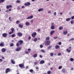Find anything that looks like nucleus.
<instances>
[{
    "label": "nucleus",
    "mask_w": 74,
    "mask_h": 74,
    "mask_svg": "<svg viewBox=\"0 0 74 74\" xmlns=\"http://www.w3.org/2000/svg\"><path fill=\"white\" fill-rule=\"evenodd\" d=\"M50 43L51 42L49 40H46L45 42V45H49Z\"/></svg>",
    "instance_id": "1"
},
{
    "label": "nucleus",
    "mask_w": 74,
    "mask_h": 74,
    "mask_svg": "<svg viewBox=\"0 0 74 74\" xmlns=\"http://www.w3.org/2000/svg\"><path fill=\"white\" fill-rule=\"evenodd\" d=\"M37 35V33L35 32H33L32 35V36L33 37H35Z\"/></svg>",
    "instance_id": "2"
},
{
    "label": "nucleus",
    "mask_w": 74,
    "mask_h": 74,
    "mask_svg": "<svg viewBox=\"0 0 74 74\" xmlns=\"http://www.w3.org/2000/svg\"><path fill=\"white\" fill-rule=\"evenodd\" d=\"M25 6H29L30 5V3L29 2H27V3H25Z\"/></svg>",
    "instance_id": "3"
},
{
    "label": "nucleus",
    "mask_w": 74,
    "mask_h": 74,
    "mask_svg": "<svg viewBox=\"0 0 74 74\" xmlns=\"http://www.w3.org/2000/svg\"><path fill=\"white\" fill-rule=\"evenodd\" d=\"M17 35L19 37H21L22 36V34L21 32H18L17 34Z\"/></svg>",
    "instance_id": "4"
},
{
    "label": "nucleus",
    "mask_w": 74,
    "mask_h": 74,
    "mask_svg": "<svg viewBox=\"0 0 74 74\" xmlns=\"http://www.w3.org/2000/svg\"><path fill=\"white\" fill-rule=\"evenodd\" d=\"M21 49V48L20 47L17 48L16 49V52H18V51H19Z\"/></svg>",
    "instance_id": "5"
},
{
    "label": "nucleus",
    "mask_w": 74,
    "mask_h": 74,
    "mask_svg": "<svg viewBox=\"0 0 74 74\" xmlns=\"http://www.w3.org/2000/svg\"><path fill=\"white\" fill-rule=\"evenodd\" d=\"M33 18V16L32 15H31V16L27 17L26 19H32Z\"/></svg>",
    "instance_id": "6"
},
{
    "label": "nucleus",
    "mask_w": 74,
    "mask_h": 74,
    "mask_svg": "<svg viewBox=\"0 0 74 74\" xmlns=\"http://www.w3.org/2000/svg\"><path fill=\"white\" fill-rule=\"evenodd\" d=\"M6 8L7 9H9V8H12V5H7Z\"/></svg>",
    "instance_id": "7"
},
{
    "label": "nucleus",
    "mask_w": 74,
    "mask_h": 74,
    "mask_svg": "<svg viewBox=\"0 0 74 74\" xmlns=\"http://www.w3.org/2000/svg\"><path fill=\"white\" fill-rule=\"evenodd\" d=\"M5 73H8V72H10V69L9 68H7L6 69Z\"/></svg>",
    "instance_id": "8"
},
{
    "label": "nucleus",
    "mask_w": 74,
    "mask_h": 74,
    "mask_svg": "<svg viewBox=\"0 0 74 74\" xmlns=\"http://www.w3.org/2000/svg\"><path fill=\"white\" fill-rule=\"evenodd\" d=\"M19 66L20 67H21V69H23V67L24 66V65L22 64H19Z\"/></svg>",
    "instance_id": "9"
},
{
    "label": "nucleus",
    "mask_w": 74,
    "mask_h": 74,
    "mask_svg": "<svg viewBox=\"0 0 74 74\" xmlns=\"http://www.w3.org/2000/svg\"><path fill=\"white\" fill-rule=\"evenodd\" d=\"M4 46V42H2L0 44V47H3Z\"/></svg>",
    "instance_id": "10"
},
{
    "label": "nucleus",
    "mask_w": 74,
    "mask_h": 74,
    "mask_svg": "<svg viewBox=\"0 0 74 74\" xmlns=\"http://www.w3.org/2000/svg\"><path fill=\"white\" fill-rule=\"evenodd\" d=\"M2 36H3V37H7V34L5 33H3L2 34Z\"/></svg>",
    "instance_id": "11"
},
{
    "label": "nucleus",
    "mask_w": 74,
    "mask_h": 74,
    "mask_svg": "<svg viewBox=\"0 0 74 74\" xmlns=\"http://www.w3.org/2000/svg\"><path fill=\"white\" fill-rule=\"evenodd\" d=\"M25 24L26 26H29L30 24L29 22H27L25 23Z\"/></svg>",
    "instance_id": "12"
},
{
    "label": "nucleus",
    "mask_w": 74,
    "mask_h": 74,
    "mask_svg": "<svg viewBox=\"0 0 74 74\" xmlns=\"http://www.w3.org/2000/svg\"><path fill=\"white\" fill-rule=\"evenodd\" d=\"M44 61L42 60L40 62V64H44Z\"/></svg>",
    "instance_id": "13"
},
{
    "label": "nucleus",
    "mask_w": 74,
    "mask_h": 74,
    "mask_svg": "<svg viewBox=\"0 0 74 74\" xmlns=\"http://www.w3.org/2000/svg\"><path fill=\"white\" fill-rule=\"evenodd\" d=\"M54 33H55V31L53 30V31H51L50 32V35H53V34Z\"/></svg>",
    "instance_id": "14"
},
{
    "label": "nucleus",
    "mask_w": 74,
    "mask_h": 74,
    "mask_svg": "<svg viewBox=\"0 0 74 74\" xmlns=\"http://www.w3.org/2000/svg\"><path fill=\"white\" fill-rule=\"evenodd\" d=\"M6 51V49L4 48H3L2 49V52H5Z\"/></svg>",
    "instance_id": "15"
},
{
    "label": "nucleus",
    "mask_w": 74,
    "mask_h": 74,
    "mask_svg": "<svg viewBox=\"0 0 74 74\" xmlns=\"http://www.w3.org/2000/svg\"><path fill=\"white\" fill-rule=\"evenodd\" d=\"M43 10H44V9L42 8H40L38 10V11H39V12H40V11H43Z\"/></svg>",
    "instance_id": "16"
},
{
    "label": "nucleus",
    "mask_w": 74,
    "mask_h": 74,
    "mask_svg": "<svg viewBox=\"0 0 74 74\" xmlns=\"http://www.w3.org/2000/svg\"><path fill=\"white\" fill-rule=\"evenodd\" d=\"M55 48L56 49H59V46L58 45H56L55 47Z\"/></svg>",
    "instance_id": "17"
},
{
    "label": "nucleus",
    "mask_w": 74,
    "mask_h": 74,
    "mask_svg": "<svg viewBox=\"0 0 74 74\" xmlns=\"http://www.w3.org/2000/svg\"><path fill=\"white\" fill-rule=\"evenodd\" d=\"M51 29H52V30H53V29H55V26L54 25H52L51 27Z\"/></svg>",
    "instance_id": "18"
},
{
    "label": "nucleus",
    "mask_w": 74,
    "mask_h": 74,
    "mask_svg": "<svg viewBox=\"0 0 74 74\" xmlns=\"http://www.w3.org/2000/svg\"><path fill=\"white\" fill-rule=\"evenodd\" d=\"M63 27L62 26H61L59 28V29L60 30H63Z\"/></svg>",
    "instance_id": "19"
},
{
    "label": "nucleus",
    "mask_w": 74,
    "mask_h": 74,
    "mask_svg": "<svg viewBox=\"0 0 74 74\" xmlns=\"http://www.w3.org/2000/svg\"><path fill=\"white\" fill-rule=\"evenodd\" d=\"M11 62L12 63V64H15V61L13 60H11Z\"/></svg>",
    "instance_id": "20"
},
{
    "label": "nucleus",
    "mask_w": 74,
    "mask_h": 74,
    "mask_svg": "<svg viewBox=\"0 0 74 74\" xmlns=\"http://www.w3.org/2000/svg\"><path fill=\"white\" fill-rule=\"evenodd\" d=\"M67 33H68L67 31H64L63 32L64 34H65V35H66L67 34Z\"/></svg>",
    "instance_id": "21"
},
{
    "label": "nucleus",
    "mask_w": 74,
    "mask_h": 74,
    "mask_svg": "<svg viewBox=\"0 0 74 74\" xmlns=\"http://www.w3.org/2000/svg\"><path fill=\"white\" fill-rule=\"evenodd\" d=\"M19 42L20 43V45H21V44H22L23 43V41L20 40L19 41Z\"/></svg>",
    "instance_id": "22"
},
{
    "label": "nucleus",
    "mask_w": 74,
    "mask_h": 74,
    "mask_svg": "<svg viewBox=\"0 0 74 74\" xmlns=\"http://www.w3.org/2000/svg\"><path fill=\"white\" fill-rule=\"evenodd\" d=\"M40 51L42 52L43 53H45V50L43 49H42Z\"/></svg>",
    "instance_id": "23"
},
{
    "label": "nucleus",
    "mask_w": 74,
    "mask_h": 74,
    "mask_svg": "<svg viewBox=\"0 0 74 74\" xmlns=\"http://www.w3.org/2000/svg\"><path fill=\"white\" fill-rule=\"evenodd\" d=\"M37 54H35L34 55L33 57H34V58H36V57H37Z\"/></svg>",
    "instance_id": "24"
},
{
    "label": "nucleus",
    "mask_w": 74,
    "mask_h": 74,
    "mask_svg": "<svg viewBox=\"0 0 74 74\" xmlns=\"http://www.w3.org/2000/svg\"><path fill=\"white\" fill-rule=\"evenodd\" d=\"M66 51L68 52H69V53H70V52H71V50H69V49H66Z\"/></svg>",
    "instance_id": "25"
},
{
    "label": "nucleus",
    "mask_w": 74,
    "mask_h": 74,
    "mask_svg": "<svg viewBox=\"0 0 74 74\" xmlns=\"http://www.w3.org/2000/svg\"><path fill=\"white\" fill-rule=\"evenodd\" d=\"M70 20H71V18H67L66 19V21H67L68 22V21H69Z\"/></svg>",
    "instance_id": "26"
},
{
    "label": "nucleus",
    "mask_w": 74,
    "mask_h": 74,
    "mask_svg": "<svg viewBox=\"0 0 74 74\" xmlns=\"http://www.w3.org/2000/svg\"><path fill=\"white\" fill-rule=\"evenodd\" d=\"M52 47V46H50L47 47V49H51Z\"/></svg>",
    "instance_id": "27"
},
{
    "label": "nucleus",
    "mask_w": 74,
    "mask_h": 74,
    "mask_svg": "<svg viewBox=\"0 0 74 74\" xmlns=\"http://www.w3.org/2000/svg\"><path fill=\"white\" fill-rule=\"evenodd\" d=\"M30 52V51H25V53H26V54H28V53H29Z\"/></svg>",
    "instance_id": "28"
},
{
    "label": "nucleus",
    "mask_w": 74,
    "mask_h": 74,
    "mask_svg": "<svg viewBox=\"0 0 74 74\" xmlns=\"http://www.w3.org/2000/svg\"><path fill=\"white\" fill-rule=\"evenodd\" d=\"M71 24H74V21L73 20H72L71 21Z\"/></svg>",
    "instance_id": "29"
},
{
    "label": "nucleus",
    "mask_w": 74,
    "mask_h": 74,
    "mask_svg": "<svg viewBox=\"0 0 74 74\" xmlns=\"http://www.w3.org/2000/svg\"><path fill=\"white\" fill-rule=\"evenodd\" d=\"M62 71L63 73H64V72L66 71H65V70H64V69H62Z\"/></svg>",
    "instance_id": "30"
},
{
    "label": "nucleus",
    "mask_w": 74,
    "mask_h": 74,
    "mask_svg": "<svg viewBox=\"0 0 74 74\" xmlns=\"http://www.w3.org/2000/svg\"><path fill=\"white\" fill-rule=\"evenodd\" d=\"M51 73V71H47V74H50Z\"/></svg>",
    "instance_id": "31"
},
{
    "label": "nucleus",
    "mask_w": 74,
    "mask_h": 74,
    "mask_svg": "<svg viewBox=\"0 0 74 74\" xmlns=\"http://www.w3.org/2000/svg\"><path fill=\"white\" fill-rule=\"evenodd\" d=\"M19 23H20V21H17L16 22V24H18Z\"/></svg>",
    "instance_id": "32"
},
{
    "label": "nucleus",
    "mask_w": 74,
    "mask_h": 74,
    "mask_svg": "<svg viewBox=\"0 0 74 74\" xmlns=\"http://www.w3.org/2000/svg\"><path fill=\"white\" fill-rule=\"evenodd\" d=\"M70 61H71V62H73V61H74V59L72 58H70Z\"/></svg>",
    "instance_id": "33"
},
{
    "label": "nucleus",
    "mask_w": 74,
    "mask_h": 74,
    "mask_svg": "<svg viewBox=\"0 0 74 74\" xmlns=\"http://www.w3.org/2000/svg\"><path fill=\"white\" fill-rule=\"evenodd\" d=\"M11 30H12V32H14V29L13 28H12L11 29Z\"/></svg>",
    "instance_id": "34"
},
{
    "label": "nucleus",
    "mask_w": 74,
    "mask_h": 74,
    "mask_svg": "<svg viewBox=\"0 0 74 74\" xmlns=\"http://www.w3.org/2000/svg\"><path fill=\"white\" fill-rule=\"evenodd\" d=\"M10 47H12L14 46V44L13 43H11L10 45Z\"/></svg>",
    "instance_id": "35"
},
{
    "label": "nucleus",
    "mask_w": 74,
    "mask_h": 74,
    "mask_svg": "<svg viewBox=\"0 0 74 74\" xmlns=\"http://www.w3.org/2000/svg\"><path fill=\"white\" fill-rule=\"evenodd\" d=\"M19 27H21V28H22V27H23V26L20 24L19 25Z\"/></svg>",
    "instance_id": "36"
},
{
    "label": "nucleus",
    "mask_w": 74,
    "mask_h": 74,
    "mask_svg": "<svg viewBox=\"0 0 74 74\" xmlns=\"http://www.w3.org/2000/svg\"><path fill=\"white\" fill-rule=\"evenodd\" d=\"M50 56H53V53H51L50 54Z\"/></svg>",
    "instance_id": "37"
},
{
    "label": "nucleus",
    "mask_w": 74,
    "mask_h": 74,
    "mask_svg": "<svg viewBox=\"0 0 74 74\" xmlns=\"http://www.w3.org/2000/svg\"><path fill=\"white\" fill-rule=\"evenodd\" d=\"M4 0H0V3H1V2H4Z\"/></svg>",
    "instance_id": "38"
},
{
    "label": "nucleus",
    "mask_w": 74,
    "mask_h": 74,
    "mask_svg": "<svg viewBox=\"0 0 74 74\" xmlns=\"http://www.w3.org/2000/svg\"><path fill=\"white\" fill-rule=\"evenodd\" d=\"M34 41H37V38H35L34 40Z\"/></svg>",
    "instance_id": "39"
},
{
    "label": "nucleus",
    "mask_w": 74,
    "mask_h": 74,
    "mask_svg": "<svg viewBox=\"0 0 74 74\" xmlns=\"http://www.w3.org/2000/svg\"><path fill=\"white\" fill-rule=\"evenodd\" d=\"M49 40V37H47L46 38V40Z\"/></svg>",
    "instance_id": "40"
},
{
    "label": "nucleus",
    "mask_w": 74,
    "mask_h": 74,
    "mask_svg": "<svg viewBox=\"0 0 74 74\" xmlns=\"http://www.w3.org/2000/svg\"><path fill=\"white\" fill-rule=\"evenodd\" d=\"M15 34H13L12 35L11 37H14V36H15Z\"/></svg>",
    "instance_id": "41"
},
{
    "label": "nucleus",
    "mask_w": 74,
    "mask_h": 74,
    "mask_svg": "<svg viewBox=\"0 0 74 74\" xmlns=\"http://www.w3.org/2000/svg\"><path fill=\"white\" fill-rule=\"evenodd\" d=\"M62 68V66H60L58 67V69H61Z\"/></svg>",
    "instance_id": "42"
},
{
    "label": "nucleus",
    "mask_w": 74,
    "mask_h": 74,
    "mask_svg": "<svg viewBox=\"0 0 74 74\" xmlns=\"http://www.w3.org/2000/svg\"><path fill=\"white\" fill-rule=\"evenodd\" d=\"M29 71L31 72H33V69H30Z\"/></svg>",
    "instance_id": "43"
},
{
    "label": "nucleus",
    "mask_w": 74,
    "mask_h": 74,
    "mask_svg": "<svg viewBox=\"0 0 74 74\" xmlns=\"http://www.w3.org/2000/svg\"><path fill=\"white\" fill-rule=\"evenodd\" d=\"M14 33V32H10V33H9V34H12V33Z\"/></svg>",
    "instance_id": "44"
},
{
    "label": "nucleus",
    "mask_w": 74,
    "mask_h": 74,
    "mask_svg": "<svg viewBox=\"0 0 74 74\" xmlns=\"http://www.w3.org/2000/svg\"><path fill=\"white\" fill-rule=\"evenodd\" d=\"M38 63V62H34V64H35V65H36V64H37Z\"/></svg>",
    "instance_id": "45"
},
{
    "label": "nucleus",
    "mask_w": 74,
    "mask_h": 74,
    "mask_svg": "<svg viewBox=\"0 0 74 74\" xmlns=\"http://www.w3.org/2000/svg\"><path fill=\"white\" fill-rule=\"evenodd\" d=\"M61 53H59L58 54V56H61Z\"/></svg>",
    "instance_id": "46"
},
{
    "label": "nucleus",
    "mask_w": 74,
    "mask_h": 74,
    "mask_svg": "<svg viewBox=\"0 0 74 74\" xmlns=\"http://www.w3.org/2000/svg\"><path fill=\"white\" fill-rule=\"evenodd\" d=\"M30 23H33V20L32 19L30 21Z\"/></svg>",
    "instance_id": "47"
},
{
    "label": "nucleus",
    "mask_w": 74,
    "mask_h": 74,
    "mask_svg": "<svg viewBox=\"0 0 74 74\" xmlns=\"http://www.w3.org/2000/svg\"><path fill=\"white\" fill-rule=\"evenodd\" d=\"M40 47L41 48H42L43 47V46H42V45H41L40 46Z\"/></svg>",
    "instance_id": "48"
},
{
    "label": "nucleus",
    "mask_w": 74,
    "mask_h": 74,
    "mask_svg": "<svg viewBox=\"0 0 74 74\" xmlns=\"http://www.w3.org/2000/svg\"><path fill=\"white\" fill-rule=\"evenodd\" d=\"M36 69L37 70V71H38V67H36Z\"/></svg>",
    "instance_id": "49"
},
{
    "label": "nucleus",
    "mask_w": 74,
    "mask_h": 74,
    "mask_svg": "<svg viewBox=\"0 0 74 74\" xmlns=\"http://www.w3.org/2000/svg\"><path fill=\"white\" fill-rule=\"evenodd\" d=\"M51 11H49L48 12V14H51Z\"/></svg>",
    "instance_id": "50"
},
{
    "label": "nucleus",
    "mask_w": 74,
    "mask_h": 74,
    "mask_svg": "<svg viewBox=\"0 0 74 74\" xmlns=\"http://www.w3.org/2000/svg\"><path fill=\"white\" fill-rule=\"evenodd\" d=\"M61 44H62V42H59V43H58V45H61Z\"/></svg>",
    "instance_id": "51"
},
{
    "label": "nucleus",
    "mask_w": 74,
    "mask_h": 74,
    "mask_svg": "<svg viewBox=\"0 0 74 74\" xmlns=\"http://www.w3.org/2000/svg\"><path fill=\"white\" fill-rule=\"evenodd\" d=\"M71 19H74V16H72L71 17Z\"/></svg>",
    "instance_id": "52"
},
{
    "label": "nucleus",
    "mask_w": 74,
    "mask_h": 74,
    "mask_svg": "<svg viewBox=\"0 0 74 74\" xmlns=\"http://www.w3.org/2000/svg\"><path fill=\"white\" fill-rule=\"evenodd\" d=\"M28 52H30V51H31V49H28Z\"/></svg>",
    "instance_id": "53"
},
{
    "label": "nucleus",
    "mask_w": 74,
    "mask_h": 74,
    "mask_svg": "<svg viewBox=\"0 0 74 74\" xmlns=\"http://www.w3.org/2000/svg\"><path fill=\"white\" fill-rule=\"evenodd\" d=\"M54 14L55 16H56V12H55L54 13Z\"/></svg>",
    "instance_id": "54"
},
{
    "label": "nucleus",
    "mask_w": 74,
    "mask_h": 74,
    "mask_svg": "<svg viewBox=\"0 0 74 74\" xmlns=\"http://www.w3.org/2000/svg\"><path fill=\"white\" fill-rule=\"evenodd\" d=\"M17 3H20V1H19V0H17L16 1Z\"/></svg>",
    "instance_id": "55"
},
{
    "label": "nucleus",
    "mask_w": 74,
    "mask_h": 74,
    "mask_svg": "<svg viewBox=\"0 0 74 74\" xmlns=\"http://www.w3.org/2000/svg\"><path fill=\"white\" fill-rule=\"evenodd\" d=\"M39 57L41 58H42V56L41 55H40L39 56Z\"/></svg>",
    "instance_id": "56"
},
{
    "label": "nucleus",
    "mask_w": 74,
    "mask_h": 74,
    "mask_svg": "<svg viewBox=\"0 0 74 74\" xmlns=\"http://www.w3.org/2000/svg\"><path fill=\"white\" fill-rule=\"evenodd\" d=\"M31 39V36H29L28 37V40H30Z\"/></svg>",
    "instance_id": "57"
},
{
    "label": "nucleus",
    "mask_w": 74,
    "mask_h": 74,
    "mask_svg": "<svg viewBox=\"0 0 74 74\" xmlns=\"http://www.w3.org/2000/svg\"><path fill=\"white\" fill-rule=\"evenodd\" d=\"M21 8H25V6H22Z\"/></svg>",
    "instance_id": "58"
},
{
    "label": "nucleus",
    "mask_w": 74,
    "mask_h": 74,
    "mask_svg": "<svg viewBox=\"0 0 74 74\" xmlns=\"http://www.w3.org/2000/svg\"><path fill=\"white\" fill-rule=\"evenodd\" d=\"M17 46H19V44L18 43H17L16 44Z\"/></svg>",
    "instance_id": "59"
},
{
    "label": "nucleus",
    "mask_w": 74,
    "mask_h": 74,
    "mask_svg": "<svg viewBox=\"0 0 74 74\" xmlns=\"http://www.w3.org/2000/svg\"><path fill=\"white\" fill-rule=\"evenodd\" d=\"M38 32H40V29H38L37 30Z\"/></svg>",
    "instance_id": "60"
},
{
    "label": "nucleus",
    "mask_w": 74,
    "mask_h": 74,
    "mask_svg": "<svg viewBox=\"0 0 74 74\" xmlns=\"http://www.w3.org/2000/svg\"><path fill=\"white\" fill-rule=\"evenodd\" d=\"M60 15H62V14H63V13H62V12H61L60 13Z\"/></svg>",
    "instance_id": "61"
},
{
    "label": "nucleus",
    "mask_w": 74,
    "mask_h": 74,
    "mask_svg": "<svg viewBox=\"0 0 74 74\" xmlns=\"http://www.w3.org/2000/svg\"><path fill=\"white\" fill-rule=\"evenodd\" d=\"M51 25H54V23H52Z\"/></svg>",
    "instance_id": "62"
},
{
    "label": "nucleus",
    "mask_w": 74,
    "mask_h": 74,
    "mask_svg": "<svg viewBox=\"0 0 74 74\" xmlns=\"http://www.w3.org/2000/svg\"><path fill=\"white\" fill-rule=\"evenodd\" d=\"M2 59H4V57L3 56H2Z\"/></svg>",
    "instance_id": "63"
},
{
    "label": "nucleus",
    "mask_w": 74,
    "mask_h": 74,
    "mask_svg": "<svg viewBox=\"0 0 74 74\" xmlns=\"http://www.w3.org/2000/svg\"><path fill=\"white\" fill-rule=\"evenodd\" d=\"M3 61V60L2 59H0V61L2 62Z\"/></svg>",
    "instance_id": "64"
}]
</instances>
